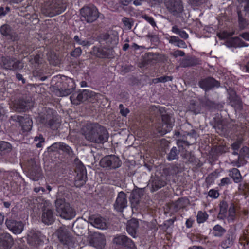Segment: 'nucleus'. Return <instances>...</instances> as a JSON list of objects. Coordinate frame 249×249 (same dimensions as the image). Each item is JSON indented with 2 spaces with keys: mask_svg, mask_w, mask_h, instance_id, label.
<instances>
[{
  "mask_svg": "<svg viewBox=\"0 0 249 249\" xmlns=\"http://www.w3.org/2000/svg\"><path fill=\"white\" fill-rule=\"evenodd\" d=\"M84 136L87 141L97 144H103L108 141L107 130L98 123L87 124Z\"/></svg>",
  "mask_w": 249,
  "mask_h": 249,
  "instance_id": "f257e3e1",
  "label": "nucleus"
},
{
  "mask_svg": "<svg viewBox=\"0 0 249 249\" xmlns=\"http://www.w3.org/2000/svg\"><path fill=\"white\" fill-rule=\"evenodd\" d=\"M66 7V0H45L42 12L46 16L53 17L63 12Z\"/></svg>",
  "mask_w": 249,
  "mask_h": 249,
  "instance_id": "f03ea898",
  "label": "nucleus"
},
{
  "mask_svg": "<svg viewBox=\"0 0 249 249\" xmlns=\"http://www.w3.org/2000/svg\"><path fill=\"white\" fill-rule=\"evenodd\" d=\"M55 207L57 215L65 219H71L76 215L75 211L70 204L66 202L65 199L57 196L55 201Z\"/></svg>",
  "mask_w": 249,
  "mask_h": 249,
  "instance_id": "7ed1b4c3",
  "label": "nucleus"
},
{
  "mask_svg": "<svg viewBox=\"0 0 249 249\" xmlns=\"http://www.w3.org/2000/svg\"><path fill=\"white\" fill-rule=\"evenodd\" d=\"M39 122L52 130L58 129L60 126L59 116L53 109H48L46 113L39 117Z\"/></svg>",
  "mask_w": 249,
  "mask_h": 249,
  "instance_id": "20e7f679",
  "label": "nucleus"
},
{
  "mask_svg": "<svg viewBox=\"0 0 249 249\" xmlns=\"http://www.w3.org/2000/svg\"><path fill=\"white\" fill-rule=\"evenodd\" d=\"M80 19L82 21L91 23L100 17V13L94 6H84L80 9Z\"/></svg>",
  "mask_w": 249,
  "mask_h": 249,
  "instance_id": "39448f33",
  "label": "nucleus"
},
{
  "mask_svg": "<svg viewBox=\"0 0 249 249\" xmlns=\"http://www.w3.org/2000/svg\"><path fill=\"white\" fill-rule=\"evenodd\" d=\"M161 119L162 123L156 128L157 133L160 136H162L170 132L175 122L173 116L168 114H162Z\"/></svg>",
  "mask_w": 249,
  "mask_h": 249,
  "instance_id": "423d86ee",
  "label": "nucleus"
},
{
  "mask_svg": "<svg viewBox=\"0 0 249 249\" xmlns=\"http://www.w3.org/2000/svg\"><path fill=\"white\" fill-rule=\"evenodd\" d=\"M34 104V102L31 97H22L13 102L12 108L18 112H25L33 107Z\"/></svg>",
  "mask_w": 249,
  "mask_h": 249,
  "instance_id": "0eeeda50",
  "label": "nucleus"
},
{
  "mask_svg": "<svg viewBox=\"0 0 249 249\" xmlns=\"http://www.w3.org/2000/svg\"><path fill=\"white\" fill-rule=\"evenodd\" d=\"M60 242L68 248L72 246L74 243V239L70 231L65 227H60L56 232Z\"/></svg>",
  "mask_w": 249,
  "mask_h": 249,
  "instance_id": "6e6552de",
  "label": "nucleus"
},
{
  "mask_svg": "<svg viewBox=\"0 0 249 249\" xmlns=\"http://www.w3.org/2000/svg\"><path fill=\"white\" fill-rule=\"evenodd\" d=\"M1 65L4 69L11 71L20 70L23 68V64L20 60L10 56L2 57Z\"/></svg>",
  "mask_w": 249,
  "mask_h": 249,
  "instance_id": "1a4fd4ad",
  "label": "nucleus"
},
{
  "mask_svg": "<svg viewBox=\"0 0 249 249\" xmlns=\"http://www.w3.org/2000/svg\"><path fill=\"white\" fill-rule=\"evenodd\" d=\"M41 220L43 223L47 225L52 224L54 220L53 210L51 209V204L49 201H43L42 203Z\"/></svg>",
  "mask_w": 249,
  "mask_h": 249,
  "instance_id": "9d476101",
  "label": "nucleus"
},
{
  "mask_svg": "<svg viewBox=\"0 0 249 249\" xmlns=\"http://www.w3.org/2000/svg\"><path fill=\"white\" fill-rule=\"evenodd\" d=\"M101 167L109 169H115L121 166L120 159L114 155H108L103 158L100 162Z\"/></svg>",
  "mask_w": 249,
  "mask_h": 249,
  "instance_id": "9b49d317",
  "label": "nucleus"
},
{
  "mask_svg": "<svg viewBox=\"0 0 249 249\" xmlns=\"http://www.w3.org/2000/svg\"><path fill=\"white\" fill-rule=\"evenodd\" d=\"M112 241L116 246L119 247L125 248L127 249H137L134 242L124 234H117L113 238Z\"/></svg>",
  "mask_w": 249,
  "mask_h": 249,
  "instance_id": "f8f14e48",
  "label": "nucleus"
},
{
  "mask_svg": "<svg viewBox=\"0 0 249 249\" xmlns=\"http://www.w3.org/2000/svg\"><path fill=\"white\" fill-rule=\"evenodd\" d=\"M5 225L7 229L13 233L19 234L24 229V224L20 220H17L13 216L7 217L5 220Z\"/></svg>",
  "mask_w": 249,
  "mask_h": 249,
  "instance_id": "ddd939ff",
  "label": "nucleus"
},
{
  "mask_svg": "<svg viewBox=\"0 0 249 249\" xmlns=\"http://www.w3.org/2000/svg\"><path fill=\"white\" fill-rule=\"evenodd\" d=\"M98 41L103 48L110 50L117 44L118 38L113 35H109L107 33H105L101 34L99 36Z\"/></svg>",
  "mask_w": 249,
  "mask_h": 249,
  "instance_id": "4468645a",
  "label": "nucleus"
},
{
  "mask_svg": "<svg viewBox=\"0 0 249 249\" xmlns=\"http://www.w3.org/2000/svg\"><path fill=\"white\" fill-rule=\"evenodd\" d=\"M75 161L80 162V164L75 169V172L77 175L75 178V185L77 187H80L83 186L87 181V171L84 165L78 159L76 158Z\"/></svg>",
  "mask_w": 249,
  "mask_h": 249,
  "instance_id": "2eb2a0df",
  "label": "nucleus"
},
{
  "mask_svg": "<svg viewBox=\"0 0 249 249\" xmlns=\"http://www.w3.org/2000/svg\"><path fill=\"white\" fill-rule=\"evenodd\" d=\"M95 92L87 89H84L76 94H73L70 97L72 104L79 105L95 96Z\"/></svg>",
  "mask_w": 249,
  "mask_h": 249,
  "instance_id": "dca6fc26",
  "label": "nucleus"
},
{
  "mask_svg": "<svg viewBox=\"0 0 249 249\" xmlns=\"http://www.w3.org/2000/svg\"><path fill=\"white\" fill-rule=\"evenodd\" d=\"M26 166L30 178L34 181L38 180L41 177L40 167L32 159L28 160Z\"/></svg>",
  "mask_w": 249,
  "mask_h": 249,
  "instance_id": "f3484780",
  "label": "nucleus"
},
{
  "mask_svg": "<svg viewBox=\"0 0 249 249\" xmlns=\"http://www.w3.org/2000/svg\"><path fill=\"white\" fill-rule=\"evenodd\" d=\"M198 85L201 89L206 92L214 88H219L220 86V83L214 78L209 76L201 79L198 81Z\"/></svg>",
  "mask_w": 249,
  "mask_h": 249,
  "instance_id": "a211bd4d",
  "label": "nucleus"
},
{
  "mask_svg": "<svg viewBox=\"0 0 249 249\" xmlns=\"http://www.w3.org/2000/svg\"><path fill=\"white\" fill-rule=\"evenodd\" d=\"M165 5L168 11L175 16H178L183 11L181 0H165Z\"/></svg>",
  "mask_w": 249,
  "mask_h": 249,
  "instance_id": "6ab92c4d",
  "label": "nucleus"
},
{
  "mask_svg": "<svg viewBox=\"0 0 249 249\" xmlns=\"http://www.w3.org/2000/svg\"><path fill=\"white\" fill-rule=\"evenodd\" d=\"M50 149L53 152H62L72 158L74 157L75 155L71 148L68 144L62 142H57L53 144L50 147Z\"/></svg>",
  "mask_w": 249,
  "mask_h": 249,
  "instance_id": "aec40b11",
  "label": "nucleus"
},
{
  "mask_svg": "<svg viewBox=\"0 0 249 249\" xmlns=\"http://www.w3.org/2000/svg\"><path fill=\"white\" fill-rule=\"evenodd\" d=\"M43 235L39 231L32 229L27 234V242L32 246H37L43 242Z\"/></svg>",
  "mask_w": 249,
  "mask_h": 249,
  "instance_id": "412c9836",
  "label": "nucleus"
},
{
  "mask_svg": "<svg viewBox=\"0 0 249 249\" xmlns=\"http://www.w3.org/2000/svg\"><path fill=\"white\" fill-rule=\"evenodd\" d=\"M237 234L235 230H229L224 238L222 240L220 246L224 249L232 247L235 243Z\"/></svg>",
  "mask_w": 249,
  "mask_h": 249,
  "instance_id": "4be33fe9",
  "label": "nucleus"
},
{
  "mask_svg": "<svg viewBox=\"0 0 249 249\" xmlns=\"http://www.w3.org/2000/svg\"><path fill=\"white\" fill-rule=\"evenodd\" d=\"M88 222L96 228L105 230L108 227L107 220L100 215H92L89 217Z\"/></svg>",
  "mask_w": 249,
  "mask_h": 249,
  "instance_id": "5701e85b",
  "label": "nucleus"
},
{
  "mask_svg": "<svg viewBox=\"0 0 249 249\" xmlns=\"http://www.w3.org/2000/svg\"><path fill=\"white\" fill-rule=\"evenodd\" d=\"M114 209L119 212H122L127 206L126 195L123 191L120 192L113 204Z\"/></svg>",
  "mask_w": 249,
  "mask_h": 249,
  "instance_id": "b1692460",
  "label": "nucleus"
},
{
  "mask_svg": "<svg viewBox=\"0 0 249 249\" xmlns=\"http://www.w3.org/2000/svg\"><path fill=\"white\" fill-rule=\"evenodd\" d=\"M0 33L8 40L15 41L19 39L18 34L8 24H3L0 27Z\"/></svg>",
  "mask_w": 249,
  "mask_h": 249,
  "instance_id": "393cba45",
  "label": "nucleus"
},
{
  "mask_svg": "<svg viewBox=\"0 0 249 249\" xmlns=\"http://www.w3.org/2000/svg\"><path fill=\"white\" fill-rule=\"evenodd\" d=\"M89 243L96 249H103L106 245V239L103 234L95 233L90 240Z\"/></svg>",
  "mask_w": 249,
  "mask_h": 249,
  "instance_id": "a878e982",
  "label": "nucleus"
},
{
  "mask_svg": "<svg viewBox=\"0 0 249 249\" xmlns=\"http://www.w3.org/2000/svg\"><path fill=\"white\" fill-rule=\"evenodd\" d=\"M14 244L12 236L7 232L0 234V248L2 249H10Z\"/></svg>",
  "mask_w": 249,
  "mask_h": 249,
  "instance_id": "bb28decb",
  "label": "nucleus"
},
{
  "mask_svg": "<svg viewBox=\"0 0 249 249\" xmlns=\"http://www.w3.org/2000/svg\"><path fill=\"white\" fill-rule=\"evenodd\" d=\"M152 192L157 191L158 190L165 186L167 183L165 178L162 176H155L151 178V179Z\"/></svg>",
  "mask_w": 249,
  "mask_h": 249,
  "instance_id": "cd10ccee",
  "label": "nucleus"
},
{
  "mask_svg": "<svg viewBox=\"0 0 249 249\" xmlns=\"http://www.w3.org/2000/svg\"><path fill=\"white\" fill-rule=\"evenodd\" d=\"M74 89V82L71 79H67L63 84V87L59 90L60 96H66L72 92Z\"/></svg>",
  "mask_w": 249,
  "mask_h": 249,
  "instance_id": "c85d7f7f",
  "label": "nucleus"
},
{
  "mask_svg": "<svg viewBox=\"0 0 249 249\" xmlns=\"http://www.w3.org/2000/svg\"><path fill=\"white\" fill-rule=\"evenodd\" d=\"M28 59L30 65L36 69H38L44 62L43 54L41 53L31 55L29 57Z\"/></svg>",
  "mask_w": 249,
  "mask_h": 249,
  "instance_id": "c756f323",
  "label": "nucleus"
},
{
  "mask_svg": "<svg viewBox=\"0 0 249 249\" xmlns=\"http://www.w3.org/2000/svg\"><path fill=\"white\" fill-rule=\"evenodd\" d=\"M249 14V12L246 13L244 10H238V22L239 27L240 30L245 29L248 25L249 23L246 18V17Z\"/></svg>",
  "mask_w": 249,
  "mask_h": 249,
  "instance_id": "7c9ffc66",
  "label": "nucleus"
},
{
  "mask_svg": "<svg viewBox=\"0 0 249 249\" xmlns=\"http://www.w3.org/2000/svg\"><path fill=\"white\" fill-rule=\"evenodd\" d=\"M138 227V221L136 219H132L128 222L126 227L127 231L133 237H135Z\"/></svg>",
  "mask_w": 249,
  "mask_h": 249,
  "instance_id": "2f4dec72",
  "label": "nucleus"
},
{
  "mask_svg": "<svg viewBox=\"0 0 249 249\" xmlns=\"http://www.w3.org/2000/svg\"><path fill=\"white\" fill-rule=\"evenodd\" d=\"M143 193L144 188H137L133 190L130 195V201L132 204L139 203L141 197Z\"/></svg>",
  "mask_w": 249,
  "mask_h": 249,
  "instance_id": "473e14b6",
  "label": "nucleus"
},
{
  "mask_svg": "<svg viewBox=\"0 0 249 249\" xmlns=\"http://www.w3.org/2000/svg\"><path fill=\"white\" fill-rule=\"evenodd\" d=\"M226 43L228 46L234 48L246 47L248 46L245 42L238 37L230 38L227 41Z\"/></svg>",
  "mask_w": 249,
  "mask_h": 249,
  "instance_id": "72a5a7b5",
  "label": "nucleus"
},
{
  "mask_svg": "<svg viewBox=\"0 0 249 249\" xmlns=\"http://www.w3.org/2000/svg\"><path fill=\"white\" fill-rule=\"evenodd\" d=\"M108 50L107 48H99L98 47L94 46L93 47V53L98 57L106 58L109 56V53Z\"/></svg>",
  "mask_w": 249,
  "mask_h": 249,
  "instance_id": "f704fd0d",
  "label": "nucleus"
},
{
  "mask_svg": "<svg viewBox=\"0 0 249 249\" xmlns=\"http://www.w3.org/2000/svg\"><path fill=\"white\" fill-rule=\"evenodd\" d=\"M228 203L225 201H222L220 204V210L217 215V218L219 220H224L227 217Z\"/></svg>",
  "mask_w": 249,
  "mask_h": 249,
  "instance_id": "c9c22d12",
  "label": "nucleus"
},
{
  "mask_svg": "<svg viewBox=\"0 0 249 249\" xmlns=\"http://www.w3.org/2000/svg\"><path fill=\"white\" fill-rule=\"evenodd\" d=\"M229 100L232 107L239 108H241L242 107V101L240 98L236 95L234 92L230 94Z\"/></svg>",
  "mask_w": 249,
  "mask_h": 249,
  "instance_id": "e433bc0d",
  "label": "nucleus"
},
{
  "mask_svg": "<svg viewBox=\"0 0 249 249\" xmlns=\"http://www.w3.org/2000/svg\"><path fill=\"white\" fill-rule=\"evenodd\" d=\"M12 149V145L5 141H0V156L5 155L10 153Z\"/></svg>",
  "mask_w": 249,
  "mask_h": 249,
  "instance_id": "4c0bfd02",
  "label": "nucleus"
},
{
  "mask_svg": "<svg viewBox=\"0 0 249 249\" xmlns=\"http://www.w3.org/2000/svg\"><path fill=\"white\" fill-rule=\"evenodd\" d=\"M169 42L175 46L181 48H186L187 45L186 43L182 40L178 38L176 36H171L168 39Z\"/></svg>",
  "mask_w": 249,
  "mask_h": 249,
  "instance_id": "58836bf2",
  "label": "nucleus"
},
{
  "mask_svg": "<svg viewBox=\"0 0 249 249\" xmlns=\"http://www.w3.org/2000/svg\"><path fill=\"white\" fill-rule=\"evenodd\" d=\"M188 109L189 111L193 112L195 114H197L200 112L201 106L199 102L192 100L190 102Z\"/></svg>",
  "mask_w": 249,
  "mask_h": 249,
  "instance_id": "ea45409f",
  "label": "nucleus"
},
{
  "mask_svg": "<svg viewBox=\"0 0 249 249\" xmlns=\"http://www.w3.org/2000/svg\"><path fill=\"white\" fill-rule=\"evenodd\" d=\"M20 124L21 125L23 131L27 132L31 131L32 129L33 121L29 117H26L24 118V120L22 121Z\"/></svg>",
  "mask_w": 249,
  "mask_h": 249,
  "instance_id": "a19ab883",
  "label": "nucleus"
},
{
  "mask_svg": "<svg viewBox=\"0 0 249 249\" xmlns=\"http://www.w3.org/2000/svg\"><path fill=\"white\" fill-rule=\"evenodd\" d=\"M213 230V235L217 237H221L226 232V230L219 224L215 225Z\"/></svg>",
  "mask_w": 249,
  "mask_h": 249,
  "instance_id": "79ce46f5",
  "label": "nucleus"
},
{
  "mask_svg": "<svg viewBox=\"0 0 249 249\" xmlns=\"http://www.w3.org/2000/svg\"><path fill=\"white\" fill-rule=\"evenodd\" d=\"M179 152V150L176 147H173L170 150L169 153L167 155V159L169 161L178 160Z\"/></svg>",
  "mask_w": 249,
  "mask_h": 249,
  "instance_id": "37998d69",
  "label": "nucleus"
},
{
  "mask_svg": "<svg viewBox=\"0 0 249 249\" xmlns=\"http://www.w3.org/2000/svg\"><path fill=\"white\" fill-rule=\"evenodd\" d=\"M230 176L232 178L235 183H239L241 181L242 177L241 174L237 168L232 169L230 171Z\"/></svg>",
  "mask_w": 249,
  "mask_h": 249,
  "instance_id": "c03bdc74",
  "label": "nucleus"
},
{
  "mask_svg": "<svg viewBox=\"0 0 249 249\" xmlns=\"http://www.w3.org/2000/svg\"><path fill=\"white\" fill-rule=\"evenodd\" d=\"M172 31L175 34L178 35L180 37L184 39H186L188 38V35L186 32L184 30L178 28L176 25L172 27Z\"/></svg>",
  "mask_w": 249,
  "mask_h": 249,
  "instance_id": "a18cd8bd",
  "label": "nucleus"
},
{
  "mask_svg": "<svg viewBox=\"0 0 249 249\" xmlns=\"http://www.w3.org/2000/svg\"><path fill=\"white\" fill-rule=\"evenodd\" d=\"M209 217V215L206 212L198 211L197 216L196 220L198 223H203L206 221Z\"/></svg>",
  "mask_w": 249,
  "mask_h": 249,
  "instance_id": "49530a36",
  "label": "nucleus"
},
{
  "mask_svg": "<svg viewBox=\"0 0 249 249\" xmlns=\"http://www.w3.org/2000/svg\"><path fill=\"white\" fill-rule=\"evenodd\" d=\"M181 156L189 162H193L195 160V157L192 152L187 150H185L184 153H181Z\"/></svg>",
  "mask_w": 249,
  "mask_h": 249,
  "instance_id": "de8ad7c7",
  "label": "nucleus"
},
{
  "mask_svg": "<svg viewBox=\"0 0 249 249\" xmlns=\"http://www.w3.org/2000/svg\"><path fill=\"white\" fill-rule=\"evenodd\" d=\"M239 244L243 246V249H245L246 245H248L249 243V235L248 234L244 233L242 235L239 240Z\"/></svg>",
  "mask_w": 249,
  "mask_h": 249,
  "instance_id": "09e8293b",
  "label": "nucleus"
},
{
  "mask_svg": "<svg viewBox=\"0 0 249 249\" xmlns=\"http://www.w3.org/2000/svg\"><path fill=\"white\" fill-rule=\"evenodd\" d=\"M228 212V220L229 222L233 221L235 217V209L233 205L232 204L230 207Z\"/></svg>",
  "mask_w": 249,
  "mask_h": 249,
  "instance_id": "8fccbe9b",
  "label": "nucleus"
},
{
  "mask_svg": "<svg viewBox=\"0 0 249 249\" xmlns=\"http://www.w3.org/2000/svg\"><path fill=\"white\" fill-rule=\"evenodd\" d=\"M122 22L124 25L129 30L131 29L133 25L132 19L124 17L122 18Z\"/></svg>",
  "mask_w": 249,
  "mask_h": 249,
  "instance_id": "3c124183",
  "label": "nucleus"
},
{
  "mask_svg": "<svg viewBox=\"0 0 249 249\" xmlns=\"http://www.w3.org/2000/svg\"><path fill=\"white\" fill-rule=\"evenodd\" d=\"M208 0H188V2L194 7L199 6L206 3Z\"/></svg>",
  "mask_w": 249,
  "mask_h": 249,
  "instance_id": "603ef678",
  "label": "nucleus"
},
{
  "mask_svg": "<svg viewBox=\"0 0 249 249\" xmlns=\"http://www.w3.org/2000/svg\"><path fill=\"white\" fill-rule=\"evenodd\" d=\"M239 190L244 193L245 196H247L249 192V184L248 183H241L239 185Z\"/></svg>",
  "mask_w": 249,
  "mask_h": 249,
  "instance_id": "864d4df0",
  "label": "nucleus"
},
{
  "mask_svg": "<svg viewBox=\"0 0 249 249\" xmlns=\"http://www.w3.org/2000/svg\"><path fill=\"white\" fill-rule=\"evenodd\" d=\"M183 201V198H179L174 203L173 205L174 207V209L176 211H178V210L180 209L181 208L184 207V205L182 203Z\"/></svg>",
  "mask_w": 249,
  "mask_h": 249,
  "instance_id": "5fc2aeb1",
  "label": "nucleus"
},
{
  "mask_svg": "<svg viewBox=\"0 0 249 249\" xmlns=\"http://www.w3.org/2000/svg\"><path fill=\"white\" fill-rule=\"evenodd\" d=\"M237 1L243 7L246 13L249 12V0H237Z\"/></svg>",
  "mask_w": 249,
  "mask_h": 249,
  "instance_id": "6e6d98bb",
  "label": "nucleus"
},
{
  "mask_svg": "<svg viewBox=\"0 0 249 249\" xmlns=\"http://www.w3.org/2000/svg\"><path fill=\"white\" fill-rule=\"evenodd\" d=\"M249 153V148L247 146H243L240 151L239 158L243 157H248V155Z\"/></svg>",
  "mask_w": 249,
  "mask_h": 249,
  "instance_id": "4d7b16f0",
  "label": "nucleus"
},
{
  "mask_svg": "<svg viewBox=\"0 0 249 249\" xmlns=\"http://www.w3.org/2000/svg\"><path fill=\"white\" fill-rule=\"evenodd\" d=\"M184 135L188 136L194 139L193 142H195L197 138V133L194 129H192L190 132H185Z\"/></svg>",
  "mask_w": 249,
  "mask_h": 249,
  "instance_id": "13d9d810",
  "label": "nucleus"
},
{
  "mask_svg": "<svg viewBox=\"0 0 249 249\" xmlns=\"http://www.w3.org/2000/svg\"><path fill=\"white\" fill-rule=\"evenodd\" d=\"M208 195L210 197L214 199L217 198L219 196L218 191L215 189H211L208 192Z\"/></svg>",
  "mask_w": 249,
  "mask_h": 249,
  "instance_id": "bf43d9fd",
  "label": "nucleus"
},
{
  "mask_svg": "<svg viewBox=\"0 0 249 249\" xmlns=\"http://www.w3.org/2000/svg\"><path fill=\"white\" fill-rule=\"evenodd\" d=\"M10 10V8L7 6H2L0 7V17L5 16Z\"/></svg>",
  "mask_w": 249,
  "mask_h": 249,
  "instance_id": "052dcab7",
  "label": "nucleus"
},
{
  "mask_svg": "<svg viewBox=\"0 0 249 249\" xmlns=\"http://www.w3.org/2000/svg\"><path fill=\"white\" fill-rule=\"evenodd\" d=\"M142 18L149 23L153 27H156V24L154 21V18L148 15H145L142 16Z\"/></svg>",
  "mask_w": 249,
  "mask_h": 249,
  "instance_id": "680f3d73",
  "label": "nucleus"
},
{
  "mask_svg": "<svg viewBox=\"0 0 249 249\" xmlns=\"http://www.w3.org/2000/svg\"><path fill=\"white\" fill-rule=\"evenodd\" d=\"M82 50L80 47L76 48L72 52H71V55L74 57H78L81 55Z\"/></svg>",
  "mask_w": 249,
  "mask_h": 249,
  "instance_id": "e2e57ef3",
  "label": "nucleus"
},
{
  "mask_svg": "<svg viewBox=\"0 0 249 249\" xmlns=\"http://www.w3.org/2000/svg\"><path fill=\"white\" fill-rule=\"evenodd\" d=\"M172 76H165L160 77L159 78L156 79L155 80H157V81L159 82L165 83L167 81H172Z\"/></svg>",
  "mask_w": 249,
  "mask_h": 249,
  "instance_id": "0e129e2a",
  "label": "nucleus"
},
{
  "mask_svg": "<svg viewBox=\"0 0 249 249\" xmlns=\"http://www.w3.org/2000/svg\"><path fill=\"white\" fill-rule=\"evenodd\" d=\"M119 107L120 109V113L122 116H126L129 113V110L127 108H124L123 104H120Z\"/></svg>",
  "mask_w": 249,
  "mask_h": 249,
  "instance_id": "69168bd1",
  "label": "nucleus"
},
{
  "mask_svg": "<svg viewBox=\"0 0 249 249\" xmlns=\"http://www.w3.org/2000/svg\"><path fill=\"white\" fill-rule=\"evenodd\" d=\"M24 118L25 117L21 116L15 115L11 117V119L14 122H19L20 124H21V122L24 120Z\"/></svg>",
  "mask_w": 249,
  "mask_h": 249,
  "instance_id": "338daca9",
  "label": "nucleus"
},
{
  "mask_svg": "<svg viewBox=\"0 0 249 249\" xmlns=\"http://www.w3.org/2000/svg\"><path fill=\"white\" fill-rule=\"evenodd\" d=\"M216 178V175L214 173H212L210 174L206 178V181L210 184L214 181V178Z\"/></svg>",
  "mask_w": 249,
  "mask_h": 249,
  "instance_id": "774afa93",
  "label": "nucleus"
}]
</instances>
